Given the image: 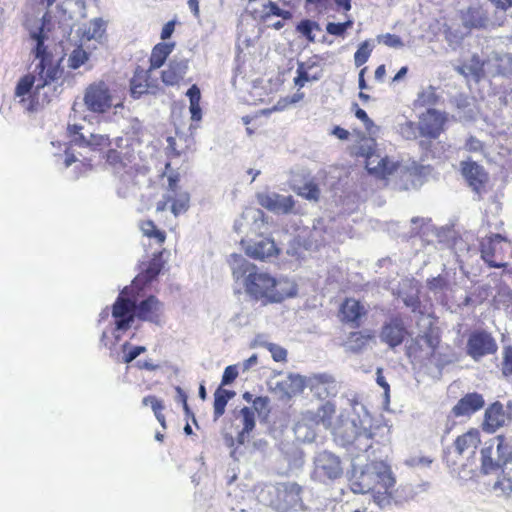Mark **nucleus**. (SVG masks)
<instances>
[{
  "label": "nucleus",
  "mask_w": 512,
  "mask_h": 512,
  "mask_svg": "<svg viewBox=\"0 0 512 512\" xmlns=\"http://www.w3.org/2000/svg\"><path fill=\"white\" fill-rule=\"evenodd\" d=\"M230 259L234 279L242 280L244 291L251 300L265 306L281 303L297 294V286L293 282L277 279L239 254H231Z\"/></svg>",
  "instance_id": "f257e3e1"
},
{
  "label": "nucleus",
  "mask_w": 512,
  "mask_h": 512,
  "mask_svg": "<svg viewBox=\"0 0 512 512\" xmlns=\"http://www.w3.org/2000/svg\"><path fill=\"white\" fill-rule=\"evenodd\" d=\"M45 21L46 15L42 18V25L37 32L31 34V37L36 41V46L33 50L35 58L39 59V63L36 67L41 83L36 85V90H40L45 85L57 80L62 70L60 69V59H56L54 54L45 45L47 36L45 34Z\"/></svg>",
  "instance_id": "f03ea898"
},
{
  "label": "nucleus",
  "mask_w": 512,
  "mask_h": 512,
  "mask_svg": "<svg viewBox=\"0 0 512 512\" xmlns=\"http://www.w3.org/2000/svg\"><path fill=\"white\" fill-rule=\"evenodd\" d=\"M448 114L444 111L428 108L418 117V133L421 147H427L446 131Z\"/></svg>",
  "instance_id": "7ed1b4c3"
},
{
  "label": "nucleus",
  "mask_w": 512,
  "mask_h": 512,
  "mask_svg": "<svg viewBox=\"0 0 512 512\" xmlns=\"http://www.w3.org/2000/svg\"><path fill=\"white\" fill-rule=\"evenodd\" d=\"M344 468L339 456L329 451H322L314 458L311 478L322 484H330L342 478Z\"/></svg>",
  "instance_id": "20e7f679"
},
{
  "label": "nucleus",
  "mask_w": 512,
  "mask_h": 512,
  "mask_svg": "<svg viewBox=\"0 0 512 512\" xmlns=\"http://www.w3.org/2000/svg\"><path fill=\"white\" fill-rule=\"evenodd\" d=\"M496 457L493 456V445L486 446L481 450V471L490 474L497 470H503L506 465L512 462V446L504 435L496 437Z\"/></svg>",
  "instance_id": "39448f33"
},
{
  "label": "nucleus",
  "mask_w": 512,
  "mask_h": 512,
  "mask_svg": "<svg viewBox=\"0 0 512 512\" xmlns=\"http://www.w3.org/2000/svg\"><path fill=\"white\" fill-rule=\"evenodd\" d=\"M111 314L114 319L113 335L115 342H118L121 333L128 331L136 318L135 300L125 296L123 290L112 304Z\"/></svg>",
  "instance_id": "423d86ee"
},
{
  "label": "nucleus",
  "mask_w": 512,
  "mask_h": 512,
  "mask_svg": "<svg viewBox=\"0 0 512 512\" xmlns=\"http://www.w3.org/2000/svg\"><path fill=\"white\" fill-rule=\"evenodd\" d=\"M497 350L498 344L490 332L484 329H476L469 333L466 353L473 360L479 361L485 356L495 354Z\"/></svg>",
  "instance_id": "0eeeda50"
},
{
  "label": "nucleus",
  "mask_w": 512,
  "mask_h": 512,
  "mask_svg": "<svg viewBox=\"0 0 512 512\" xmlns=\"http://www.w3.org/2000/svg\"><path fill=\"white\" fill-rule=\"evenodd\" d=\"M304 488L296 482H280L275 485L272 506L281 512L293 509L302 503Z\"/></svg>",
  "instance_id": "6e6552de"
},
{
  "label": "nucleus",
  "mask_w": 512,
  "mask_h": 512,
  "mask_svg": "<svg viewBox=\"0 0 512 512\" xmlns=\"http://www.w3.org/2000/svg\"><path fill=\"white\" fill-rule=\"evenodd\" d=\"M380 469L379 479L375 481L370 494L372 495L374 503L380 508H384L391 505L394 499L396 479L393 476L390 466L386 463L380 465Z\"/></svg>",
  "instance_id": "1a4fd4ad"
},
{
  "label": "nucleus",
  "mask_w": 512,
  "mask_h": 512,
  "mask_svg": "<svg viewBox=\"0 0 512 512\" xmlns=\"http://www.w3.org/2000/svg\"><path fill=\"white\" fill-rule=\"evenodd\" d=\"M84 104L94 113H105L112 107V96L104 82L93 83L86 88Z\"/></svg>",
  "instance_id": "9d476101"
},
{
  "label": "nucleus",
  "mask_w": 512,
  "mask_h": 512,
  "mask_svg": "<svg viewBox=\"0 0 512 512\" xmlns=\"http://www.w3.org/2000/svg\"><path fill=\"white\" fill-rule=\"evenodd\" d=\"M154 70L148 67L144 69L138 66L130 80L131 96L135 99L140 98L145 94H156L159 90L158 80L152 77Z\"/></svg>",
  "instance_id": "9b49d317"
},
{
  "label": "nucleus",
  "mask_w": 512,
  "mask_h": 512,
  "mask_svg": "<svg viewBox=\"0 0 512 512\" xmlns=\"http://www.w3.org/2000/svg\"><path fill=\"white\" fill-rule=\"evenodd\" d=\"M136 318L142 322L161 325L164 318V303L156 296L149 295L138 303L135 302Z\"/></svg>",
  "instance_id": "f8f14e48"
},
{
  "label": "nucleus",
  "mask_w": 512,
  "mask_h": 512,
  "mask_svg": "<svg viewBox=\"0 0 512 512\" xmlns=\"http://www.w3.org/2000/svg\"><path fill=\"white\" fill-rule=\"evenodd\" d=\"M367 315V309L357 299L352 297L345 298L339 306L338 318L344 325L352 328H359L363 323V318Z\"/></svg>",
  "instance_id": "ddd939ff"
},
{
  "label": "nucleus",
  "mask_w": 512,
  "mask_h": 512,
  "mask_svg": "<svg viewBox=\"0 0 512 512\" xmlns=\"http://www.w3.org/2000/svg\"><path fill=\"white\" fill-rule=\"evenodd\" d=\"M461 174L468 186L477 194L486 191L489 182V174L485 168L475 161H462L460 164Z\"/></svg>",
  "instance_id": "4468645a"
},
{
  "label": "nucleus",
  "mask_w": 512,
  "mask_h": 512,
  "mask_svg": "<svg viewBox=\"0 0 512 512\" xmlns=\"http://www.w3.org/2000/svg\"><path fill=\"white\" fill-rule=\"evenodd\" d=\"M408 335L409 333L403 319L396 315L384 322L379 336L383 343L394 349L400 346Z\"/></svg>",
  "instance_id": "2eb2a0df"
},
{
  "label": "nucleus",
  "mask_w": 512,
  "mask_h": 512,
  "mask_svg": "<svg viewBox=\"0 0 512 512\" xmlns=\"http://www.w3.org/2000/svg\"><path fill=\"white\" fill-rule=\"evenodd\" d=\"M356 156L365 157L366 161V169L370 175L375 176L378 179H387L391 176L399 167L397 162L390 160L388 157L379 158L376 165H373V156L374 152L371 148L365 149L360 147L356 152Z\"/></svg>",
  "instance_id": "dca6fc26"
},
{
  "label": "nucleus",
  "mask_w": 512,
  "mask_h": 512,
  "mask_svg": "<svg viewBox=\"0 0 512 512\" xmlns=\"http://www.w3.org/2000/svg\"><path fill=\"white\" fill-rule=\"evenodd\" d=\"M385 463L372 462L367 464L361 473L350 482V490L355 494H367L373 489V485L381 472L380 465Z\"/></svg>",
  "instance_id": "f3484780"
},
{
  "label": "nucleus",
  "mask_w": 512,
  "mask_h": 512,
  "mask_svg": "<svg viewBox=\"0 0 512 512\" xmlns=\"http://www.w3.org/2000/svg\"><path fill=\"white\" fill-rule=\"evenodd\" d=\"M116 148L109 149L105 154L106 162L113 167H125L133 158L132 139L117 137Z\"/></svg>",
  "instance_id": "a211bd4d"
},
{
  "label": "nucleus",
  "mask_w": 512,
  "mask_h": 512,
  "mask_svg": "<svg viewBox=\"0 0 512 512\" xmlns=\"http://www.w3.org/2000/svg\"><path fill=\"white\" fill-rule=\"evenodd\" d=\"M336 413V406L330 401L322 403L316 410H308L303 414L305 425L310 427L323 426L328 429Z\"/></svg>",
  "instance_id": "6ab92c4d"
},
{
  "label": "nucleus",
  "mask_w": 512,
  "mask_h": 512,
  "mask_svg": "<svg viewBox=\"0 0 512 512\" xmlns=\"http://www.w3.org/2000/svg\"><path fill=\"white\" fill-rule=\"evenodd\" d=\"M485 405V400L480 393L471 392L465 394L451 409L453 417H470Z\"/></svg>",
  "instance_id": "aec40b11"
},
{
  "label": "nucleus",
  "mask_w": 512,
  "mask_h": 512,
  "mask_svg": "<svg viewBox=\"0 0 512 512\" xmlns=\"http://www.w3.org/2000/svg\"><path fill=\"white\" fill-rule=\"evenodd\" d=\"M307 387V378L299 374H289L286 379L277 382L276 390L281 394V398L290 400L301 394Z\"/></svg>",
  "instance_id": "412c9836"
},
{
  "label": "nucleus",
  "mask_w": 512,
  "mask_h": 512,
  "mask_svg": "<svg viewBox=\"0 0 512 512\" xmlns=\"http://www.w3.org/2000/svg\"><path fill=\"white\" fill-rule=\"evenodd\" d=\"M244 240L241 241L245 254L256 260H265L278 254V248L275 242L270 238H263L253 244L244 246Z\"/></svg>",
  "instance_id": "4be33fe9"
},
{
  "label": "nucleus",
  "mask_w": 512,
  "mask_h": 512,
  "mask_svg": "<svg viewBox=\"0 0 512 512\" xmlns=\"http://www.w3.org/2000/svg\"><path fill=\"white\" fill-rule=\"evenodd\" d=\"M505 421L506 413L504 406L499 401H496L486 409L482 429L487 433H494L504 426Z\"/></svg>",
  "instance_id": "5701e85b"
},
{
  "label": "nucleus",
  "mask_w": 512,
  "mask_h": 512,
  "mask_svg": "<svg viewBox=\"0 0 512 512\" xmlns=\"http://www.w3.org/2000/svg\"><path fill=\"white\" fill-rule=\"evenodd\" d=\"M481 443V435L478 429L471 428L467 432L459 435L453 442L455 451L459 455L475 454Z\"/></svg>",
  "instance_id": "b1692460"
},
{
  "label": "nucleus",
  "mask_w": 512,
  "mask_h": 512,
  "mask_svg": "<svg viewBox=\"0 0 512 512\" xmlns=\"http://www.w3.org/2000/svg\"><path fill=\"white\" fill-rule=\"evenodd\" d=\"M504 239L501 234H492L480 242L481 258L490 268H504L507 266L506 263L496 262L494 259L496 255V243Z\"/></svg>",
  "instance_id": "393cba45"
},
{
  "label": "nucleus",
  "mask_w": 512,
  "mask_h": 512,
  "mask_svg": "<svg viewBox=\"0 0 512 512\" xmlns=\"http://www.w3.org/2000/svg\"><path fill=\"white\" fill-rule=\"evenodd\" d=\"M307 387L319 398H326L335 387L333 376L321 373L307 378Z\"/></svg>",
  "instance_id": "a878e982"
},
{
  "label": "nucleus",
  "mask_w": 512,
  "mask_h": 512,
  "mask_svg": "<svg viewBox=\"0 0 512 512\" xmlns=\"http://www.w3.org/2000/svg\"><path fill=\"white\" fill-rule=\"evenodd\" d=\"M188 70V64L184 60H171L161 72V80L166 86L178 85Z\"/></svg>",
  "instance_id": "bb28decb"
},
{
  "label": "nucleus",
  "mask_w": 512,
  "mask_h": 512,
  "mask_svg": "<svg viewBox=\"0 0 512 512\" xmlns=\"http://www.w3.org/2000/svg\"><path fill=\"white\" fill-rule=\"evenodd\" d=\"M259 203L262 207L274 211V212H290L295 205V202L291 196H281L278 194L274 195H262L259 197Z\"/></svg>",
  "instance_id": "cd10ccee"
},
{
  "label": "nucleus",
  "mask_w": 512,
  "mask_h": 512,
  "mask_svg": "<svg viewBox=\"0 0 512 512\" xmlns=\"http://www.w3.org/2000/svg\"><path fill=\"white\" fill-rule=\"evenodd\" d=\"M374 337L372 330L352 331L347 335L343 345L352 353H360L374 340Z\"/></svg>",
  "instance_id": "c85d7f7f"
},
{
  "label": "nucleus",
  "mask_w": 512,
  "mask_h": 512,
  "mask_svg": "<svg viewBox=\"0 0 512 512\" xmlns=\"http://www.w3.org/2000/svg\"><path fill=\"white\" fill-rule=\"evenodd\" d=\"M175 43L160 42L157 43L151 51L149 58L150 70H157L164 65L169 55L174 50Z\"/></svg>",
  "instance_id": "c756f323"
},
{
  "label": "nucleus",
  "mask_w": 512,
  "mask_h": 512,
  "mask_svg": "<svg viewBox=\"0 0 512 512\" xmlns=\"http://www.w3.org/2000/svg\"><path fill=\"white\" fill-rule=\"evenodd\" d=\"M251 15L254 19H257L260 22H266L272 16L281 17L284 20H289L292 18V13L289 10L281 9L277 3L273 1H268L265 3L261 11H252Z\"/></svg>",
  "instance_id": "7c9ffc66"
},
{
  "label": "nucleus",
  "mask_w": 512,
  "mask_h": 512,
  "mask_svg": "<svg viewBox=\"0 0 512 512\" xmlns=\"http://www.w3.org/2000/svg\"><path fill=\"white\" fill-rule=\"evenodd\" d=\"M190 139L183 134H176L167 138V151L169 156L178 157L185 154L190 146Z\"/></svg>",
  "instance_id": "2f4dec72"
},
{
  "label": "nucleus",
  "mask_w": 512,
  "mask_h": 512,
  "mask_svg": "<svg viewBox=\"0 0 512 512\" xmlns=\"http://www.w3.org/2000/svg\"><path fill=\"white\" fill-rule=\"evenodd\" d=\"M235 396V392L218 387L214 393V419L220 418L224 412L228 401Z\"/></svg>",
  "instance_id": "473e14b6"
},
{
  "label": "nucleus",
  "mask_w": 512,
  "mask_h": 512,
  "mask_svg": "<svg viewBox=\"0 0 512 512\" xmlns=\"http://www.w3.org/2000/svg\"><path fill=\"white\" fill-rule=\"evenodd\" d=\"M139 228L143 235L148 239L154 240L158 245H163L166 240V233L160 230L156 224L150 220H143L139 223Z\"/></svg>",
  "instance_id": "72a5a7b5"
},
{
  "label": "nucleus",
  "mask_w": 512,
  "mask_h": 512,
  "mask_svg": "<svg viewBox=\"0 0 512 512\" xmlns=\"http://www.w3.org/2000/svg\"><path fill=\"white\" fill-rule=\"evenodd\" d=\"M186 95L189 98V110L191 113V119L193 121H200L202 119V109L200 106L201 92L196 84H193L187 91Z\"/></svg>",
  "instance_id": "f704fd0d"
},
{
  "label": "nucleus",
  "mask_w": 512,
  "mask_h": 512,
  "mask_svg": "<svg viewBox=\"0 0 512 512\" xmlns=\"http://www.w3.org/2000/svg\"><path fill=\"white\" fill-rule=\"evenodd\" d=\"M162 269V263L158 259H152L147 267L137 275L134 280V283H141L142 285H146L152 282L160 273Z\"/></svg>",
  "instance_id": "c9c22d12"
},
{
  "label": "nucleus",
  "mask_w": 512,
  "mask_h": 512,
  "mask_svg": "<svg viewBox=\"0 0 512 512\" xmlns=\"http://www.w3.org/2000/svg\"><path fill=\"white\" fill-rule=\"evenodd\" d=\"M463 21L466 27L482 28L485 27L487 18L479 7H468L464 13Z\"/></svg>",
  "instance_id": "e433bc0d"
},
{
  "label": "nucleus",
  "mask_w": 512,
  "mask_h": 512,
  "mask_svg": "<svg viewBox=\"0 0 512 512\" xmlns=\"http://www.w3.org/2000/svg\"><path fill=\"white\" fill-rule=\"evenodd\" d=\"M171 212L178 216L189 208L190 196L187 192H176L171 195Z\"/></svg>",
  "instance_id": "4c0bfd02"
},
{
  "label": "nucleus",
  "mask_w": 512,
  "mask_h": 512,
  "mask_svg": "<svg viewBox=\"0 0 512 512\" xmlns=\"http://www.w3.org/2000/svg\"><path fill=\"white\" fill-rule=\"evenodd\" d=\"M142 404L144 406H148V405L151 406L156 419L158 420L160 425L165 429L166 428V419H165V416L163 414V410L165 408L164 404H163V401L158 399L154 395H148V396H145L143 398Z\"/></svg>",
  "instance_id": "58836bf2"
},
{
  "label": "nucleus",
  "mask_w": 512,
  "mask_h": 512,
  "mask_svg": "<svg viewBox=\"0 0 512 512\" xmlns=\"http://www.w3.org/2000/svg\"><path fill=\"white\" fill-rule=\"evenodd\" d=\"M295 192L297 195L309 201H318L320 198L319 186L313 180L306 181L302 186L295 189Z\"/></svg>",
  "instance_id": "ea45409f"
},
{
  "label": "nucleus",
  "mask_w": 512,
  "mask_h": 512,
  "mask_svg": "<svg viewBox=\"0 0 512 512\" xmlns=\"http://www.w3.org/2000/svg\"><path fill=\"white\" fill-rule=\"evenodd\" d=\"M243 419V429L238 434V442H244L245 434H249L255 427V417L253 411L249 407H243L240 411Z\"/></svg>",
  "instance_id": "a19ab883"
},
{
  "label": "nucleus",
  "mask_w": 512,
  "mask_h": 512,
  "mask_svg": "<svg viewBox=\"0 0 512 512\" xmlns=\"http://www.w3.org/2000/svg\"><path fill=\"white\" fill-rule=\"evenodd\" d=\"M439 102V95L435 87L429 86L418 93L416 103L421 107H429Z\"/></svg>",
  "instance_id": "79ce46f5"
},
{
  "label": "nucleus",
  "mask_w": 512,
  "mask_h": 512,
  "mask_svg": "<svg viewBox=\"0 0 512 512\" xmlns=\"http://www.w3.org/2000/svg\"><path fill=\"white\" fill-rule=\"evenodd\" d=\"M319 24L315 21L304 19L300 21L296 26V31L304 36L308 42H315L314 30H319Z\"/></svg>",
  "instance_id": "37998d69"
},
{
  "label": "nucleus",
  "mask_w": 512,
  "mask_h": 512,
  "mask_svg": "<svg viewBox=\"0 0 512 512\" xmlns=\"http://www.w3.org/2000/svg\"><path fill=\"white\" fill-rule=\"evenodd\" d=\"M353 25L354 21L350 17L342 23L328 22L326 24V32L329 35L343 38L347 30L351 29Z\"/></svg>",
  "instance_id": "c03bdc74"
},
{
  "label": "nucleus",
  "mask_w": 512,
  "mask_h": 512,
  "mask_svg": "<svg viewBox=\"0 0 512 512\" xmlns=\"http://www.w3.org/2000/svg\"><path fill=\"white\" fill-rule=\"evenodd\" d=\"M82 126L73 124L68 125L67 134L70 138V142L79 147H88L89 138H86L82 133Z\"/></svg>",
  "instance_id": "a18cd8bd"
},
{
  "label": "nucleus",
  "mask_w": 512,
  "mask_h": 512,
  "mask_svg": "<svg viewBox=\"0 0 512 512\" xmlns=\"http://www.w3.org/2000/svg\"><path fill=\"white\" fill-rule=\"evenodd\" d=\"M35 80V76L30 73L21 77L15 87V97H24L27 95L32 90Z\"/></svg>",
  "instance_id": "49530a36"
},
{
  "label": "nucleus",
  "mask_w": 512,
  "mask_h": 512,
  "mask_svg": "<svg viewBox=\"0 0 512 512\" xmlns=\"http://www.w3.org/2000/svg\"><path fill=\"white\" fill-rule=\"evenodd\" d=\"M88 59L89 54L82 48V46H78L71 52L68 59V65L72 69H78L80 66L85 64Z\"/></svg>",
  "instance_id": "de8ad7c7"
},
{
  "label": "nucleus",
  "mask_w": 512,
  "mask_h": 512,
  "mask_svg": "<svg viewBox=\"0 0 512 512\" xmlns=\"http://www.w3.org/2000/svg\"><path fill=\"white\" fill-rule=\"evenodd\" d=\"M110 144L111 141L108 135L91 134L89 136L88 148L93 151H103L105 148L109 147Z\"/></svg>",
  "instance_id": "09e8293b"
},
{
  "label": "nucleus",
  "mask_w": 512,
  "mask_h": 512,
  "mask_svg": "<svg viewBox=\"0 0 512 512\" xmlns=\"http://www.w3.org/2000/svg\"><path fill=\"white\" fill-rule=\"evenodd\" d=\"M401 136L407 140H416L420 138L418 133V122L408 120L399 126Z\"/></svg>",
  "instance_id": "8fccbe9b"
},
{
  "label": "nucleus",
  "mask_w": 512,
  "mask_h": 512,
  "mask_svg": "<svg viewBox=\"0 0 512 512\" xmlns=\"http://www.w3.org/2000/svg\"><path fill=\"white\" fill-rule=\"evenodd\" d=\"M372 53V48L368 41L362 42L354 54V62L357 67L365 64Z\"/></svg>",
  "instance_id": "3c124183"
},
{
  "label": "nucleus",
  "mask_w": 512,
  "mask_h": 512,
  "mask_svg": "<svg viewBox=\"0 0 512 512\" xmlns=\"http://www.w3.org/2000/svg\"><path fill=\"white\" fill-rule=\"evenodd\" d=\"M422 339L431 349V354L433 355L441 342L439 333L433 329H429L422 335Z\"/></svg>",
  "instance_id": "603ef678"
},
{
  "label": "nucleus",
  "mask_w": 512,
  "mask_h": 512,
  "mask_svg": "<svg viewBox=\"0 0 512 512\" xmlns=\"http://www.w3.org/2000/svg\"><path fill=\"white\" fill-rule=\"evenodd\" d=\"M502 374L506 377L512 376V346L503 349V360L501 364Z\"/></svg>",
  "instance_id": "864d4df0"
},
{
  "label": "nucleus",
  "mask_w": 512,
  "mask_h": 512,
  "mask_svg": "<svg viewBox=\"0 0 512 512\" xmlns=\"http://www.w3.org/2000/svg\"><path fill=\"white\" fill-rule=\"evenodd\" d=\"M128 347H130V344L128 342H125L122 345V349L124 351L123 361L125 363L132 362L140 354H142V353H144L146 351V348L144 346H134V347H131L128 351H126Z\"/></svg>",
  "instance_id": "5fc2aeb1"
},
{
  "label": "nucleus",
  "mask_w": 512,
  "mask_h": 512,
  "mask_svg": "<svg viewBox=\"0 0 512 512\" xmlns=\"http://www.w3.org/2000/svg\"><path fill=\"white\" fill-rule=\"evenodd\" d=\"M267 350L275 362H285L287 360V350L275 343H267L265 345Z\"/></svg>",
  "instance_id": "6e6d98bb"
},
{
  "label": "nucleus",
  "mask_w": 512,
  "mask_h": 512,
  "mask_svg": "<svg viewBox=\"0 0 512 512\" xmlns=\"http://www.w3.org/2000/svg\"><path fill=\"white\" fill-rule=\"evenodd\" d=\"M378 41L391 48H400L404 45L402 39L398 35L391 33L379 36Z\"/></svg>",
  "instance_id": "4d7b16f0"
},
{
  "label": "nucleus",
  "mask_w": 512,
  "mask_h": 512,
  "mask_svg": "<svg viewBox=\"0 0 512 512\" xmlns=\"http://www.w3.org/2000/svg\"><path fill=\"white\" fill-rule=\"evenodd\" d=\"M238 377V367L237 365H229L225 368L221 385H228L235 381V379Z\"/></svg>",
  "instance_id": "13d9d810"
},
{
  "label": "nucleus",
  "mask_w": 512,
  "mask_h": 512,
  "mask_svg": "<svg viewBox=\"0 0 512 512\" xmlns=\"http://www.w3.org/2000/svg\"><path fill=\"white\" fill-rule=\"evenodd\" d=\"M253 408L259 413L268 412L269 398L267 396H258L253 400Z\"/></svg>",
  "instance_id": "bf43d9fd"
},
{
  "label": "nucleus",
  "mask_w": 512,
  "mask_h": 512,
  "mask_svg": "<svg viewBox=\"0 0 512 512\" xmlns=\"http://www.w3.org/2000/svg\"><path fill=\"white\" fill-rule=\"evenodd\" d=\"M306 4L314 6L319 12H327L331 8V0H305Z\"/></svg>",
  "instance_id": "052dcab7"
},
{
  "label": "nucleus",
  "mask_w": 512,
  "mask_h": 512,
  "mask_svg": "<svg viewBox=\"0 0 512 512\" xmlns=\"http://www.w3.org/2000/svg\"><path fill=\"white\" fill-rule=\"evenodd\" d=\"M353 110H354L355 116L360 121H362L365 124V126L369 127L370 125H372V120L369 118L367 113L362 108H360L358 106L357 103L353 104Z\"/></svg>",
  "instance_id": "680f3d73"
},
{
  "label": "nucleus",
  "mask_w": 512,
  "mask_h": 512,
  "mask_svg": "<svg viewBox=\"0 0 512 512\" xmlns=\"http://www.w3.org/2000/svg\"><path fill=\"white\" fill-rule=\"evenodd\" d=\"M179 181H180V176L178 173H171L169 176H168V191L171 192V193H176V192H180L179 191Z\"/></svg>",
  "instance_id": "e2e57ef3"
},
{
  "label": "nucleus",
  "mask_w": 512,
  "mask_h": 512,
  "mask_svg": "<svg viewBox=\"0 0 512 512\" xmlns=\"http://www.w3.org/2000/svg\"><path fill=\"white\" fill-rule=\"evenodd\" d=\"M175 24H176V22L174 20H171V21H168L163 26L161 35H160L162 40H166L171 37V35L173 34V32L175 30Z\"/></svg>",
  "instance_id": "0e129e2a"
},
{
  "label": "nucleus",
  "mask_w": 512,
  "mask_h": 512,
  "mask_svg": "<svg viewBox=\"0 0 512 512\" xmlns=\"http://www.w3.org/2000/svg\"><path fill=\"white\" fill-rule=\"evenodd\" d=\"M175 390H176L177 395H178V401L182 404L183 409L185 410V412L187 414H190L191 411H190V408H189V405H188V402H187V395H186L185 391L181 387H179V386H177L175 388Z\"/></svg>",
  "instance_id": "69168bd1"
},
{
  "label": "nucleus",
  "mask_w": 512,
  "mask_h": 512,
  "mask_svg": "<svg viewBox=\"0 0 512 512\" xmlns=\"http://www.w3.org/2000/svg\"><path fill=\"white\" fill-rule=\"evenodd\" d=\"M495 489H501L506 493L512 492V480L509 478H503L499 480L494 485Z\"/></svg>",
  "instance_id": "338daca9"
},
{
  "label": "nucleus",
  "mask_w": 512,
  "mask_h": 512,
  "mask_svg": "<svg viewBox=\"0 0 512 512\" xmlns=\"http://www.w3.org/2000/svg\"><path fill=\"white\" fill-rule=\"evenodd\" d=\"M334 3L336 5V9L345 14L352 8V0H334Z\"/></svg>",
  "instance_id": "774afa93"
}]
</instances>
